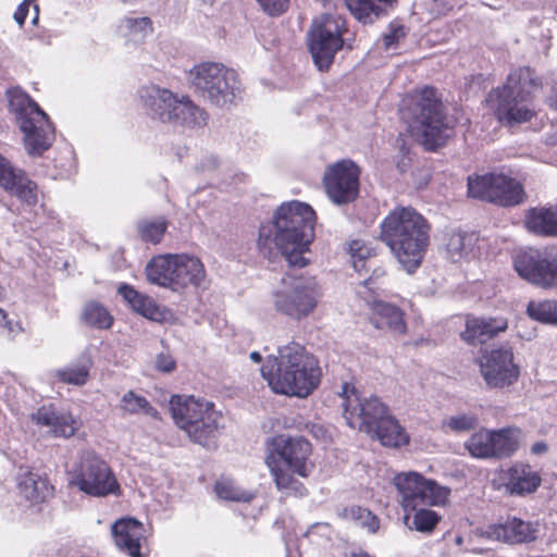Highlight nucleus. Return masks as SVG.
I'll list each match as a JSON object with an SVG mask.
<instances>
[{"label": "nucleus", "instance_id": "nucleus-21", "mask_svg": "<svg viewBox=\"0 0 557 557\" xmlns=\"http://www.w3.org/2000/svg\"><path fill=\"white\" fill-rule=\"evenodd\" d=\"M480 372L491 388H505L515 384L520 375L513 361L511 348H496L486 351L480 359Z\"/></svg>", "mask_w": 557, "mask_h": 557}, {"label": "nucleus", "instance_id": "nucleus-15", "mask_svg": "<svg viewBox=\"0 0 557 557\" xmlns=\"http://www.w3.org/2000/svg\"><path fill=\"white\" fill-rule=\"evenodd\" d=\"M393 484L399 494L404 512L419 507L445 506L450 496V488L440 485L436 481L426 479L416 471L397 473Z\"/></svg>", "mask_w": 557, "mask_h": 557}, {"label": "nucleus", "instance_id": "nucleus-13", "mask_svg": "<svg viewBox=\"0 0 557 557\" xmlns=\"http://www.w3.org/2000/svg\"><path fill=\"white\" fill-rule=\"evenodd\" d=\"M191 85L216 107H227L240 98L237 73L219 62H202L189 71Z\"/></svg>", "mask_w": 557, "mask_h": 557}, {"label": "nucleus", "instance_id": "nucleus-25", "mask_svg": "<svg viewBox=\"0 0 557 557\" xmlns=\"http://www.w3.org/2000/svg\"><path fill=\"white\" fill-rule=\"evenodd\" d=\"M18 495L28 506H36L53 496V486L47 478L28 469H21L16 478Z\"/></svg>", "mask_w": 557, "mask_h": 557}, {"label": "nucleus", "instance_id": "nucleus-42", "mask_svg": "<svg viewBox=\"0 0 557 557\" xmlns=\"http://www.w3.org/2000/svg\"><path fill=\"white\" fill-rule=\"evenodd\" d=\"M214 490L219 498L232 502L246 503L250 502L256 496V491L243 488L230 479L219 480L214 485Z\"/></svg>", "mask_w": 557, "mask_h": 557}, {"label": "nucleus", "instance_id": "nucleus-56", "mask_svg": "<svg viewBox=\"0 0 557 557\" xmlns=\"http://www.w3.org/2000/svg\"><path fill=\"white\" fill-rule=\"evenodd\" d=\"M249 358L256 363H260L262 360V357L258 351L250 352Z\"/></svg>", "mask_w": 557, "mask_h": 557}, {"label": "nucleus", "instance_id": "nucleus-60", "mask_svg": "<svg viewBox=\"0 0 557 557\" xmlns=\"http://www.w3.org/2000/svg\"><path fill=\"white\" fill-rule=\"evenodd\" d=\"M370 281H371V280H369V281H364V282L362 283L361 287H362V288L368 287V285L370 284Z\"/></svg>", "mask_w": 557, "mask_h": 557}, {"label": "nucleus", "instance_id": "nucleus-30", "mask_svg": "<svg viewBox=\"0 0 557 557\" xmlns=\"http://www.w3.org/2000/svg\"><path fill=\"white\" fill-rule=\"evenodd\" d=\"M117 35L126 45H139L153 32V24L148 16H124L117 25Z\"/></svg>", "mask_w": 557, "mask_h": 557}, {"label": "nucleus", "instance_id": "nucleus-12", "mask_svg": "<svg viewBox=\"0 0 557 557\" xmlns=\"http://www.w3.org/2000/svg\"><path fill=\"white\" fill-rule=\"evenodd\" d=\"M170 409L174 423L191 442L206 446L214 437L221 416L212 403L195 396L174 395Z\"/></svg>", "mask_w": 557, "mask_h": 557}, {"label": "nucleus", "instance_id": "nucleus-8", "mask_svg": "<svg viewBox=\"0 0 557 557\" xmlns=\"http://www.w3.org/2000/svg\"><path fill=\"white\" fill-rule=\"evenodd\" d=\"M149 283L181 292L188 287H200L207 277L202 261L187 253L159 255L145 268Z\"/></svg>", "mask_w": 557, "mask_h": 557}, {"label": "nucleus", "instance_id": "nucleus-22", "mask_svg": "<svg viewBox=\"0 0 557 557\" xmlns=\"http://www.w3.org/2000/svg\"><path fill=\"white\" fill-rule=\"evenodd\" d=\"M0 185L27 206H35L38 201L36 184L22 171L15 170L2 156H0Z\"/></svg>", "mask_w": 557, "mask_h": 557}, {"label": "nucleus", "instance_id": "nucleus-7", "mask_svg": "<svg viewBox=\"0 0 557 557\" xmlns=\"http://www.w3.org/2000/svg\"><path fill=\"white\" fill-rule=\"evenodd\" d=\"M7 98L10 111L23 133L26 151L32 156H40L54 140V127L48 115L18 87L10 88Z\"/></svg>", "mask_w": 557, "mask_h": 557}, {"label": "nucleus", "instance_id": "nucleus-33", "mask_svg": "<svg viewBox=\"0 0 557 557\" xmlns=\"http://www.w3.org/2000/svg\"><path fill=\"white\" fill-rule=\"evenodd\" d=\"M371 436L376 437L383 446L392 448L406 446L410 442L406 429L392 414L377 424Z\"/></svg>", "mask_w": 557, "mask_h": 557}, {"label": "nucleus", "instance_id": "nucleus-3", "mask_svg": "<svg viewBox=\"0 0 557 557\" xmlns=\"http://www.w3.org/2000/svg\"><path fill=\"white\" fill-rule=\"evenodd\" d=\"M430 226L411 207L395 208L381 223V239L389 247L399 264L413 273L429 246Z\"/></svg>", "mask_w": 557, "mask_h": 557}, {"label": "nucleus", "instance_id": "nucleus-48", "mask_svg": "<svg viewBox=\"0 0 557 557\" xmlns=\"http://www.w3.org/2000/svg\"><path fill=\"white\" fill-rule=\"evenodd\" d=\"M406 36V29L405 26L397 22L393 21L389 25L387 30L383 34L382 40L384 48L386 50L395 49L398 41Z\"/></svg>", "mask_w": 557, "mask_h": 557}, {"label": "nucleus", "instance_id": "nucleus-20", "mask_svg": "<svg viewBox=\"0 0 557 557\" xmlns=\"http://www.w3.org/2000/svg\"><path fill=\"white\" fill-rule=\"evenodd\" d=\"M360 168L350 159L329 164L323 174V185L329 199L335 205L354 201L359 193Z\"/></svg>", "mask_w": 557, "mask_h": 557}, {"label": "nucleus", "instance_id": "nucleus-27", "mask_svg": "<svg viewBox=\"0 0 557 557\" xmlns=\"http://www.w3.org/2000/svg\"><path fill=\"white\" fill-rule=\"evenodd\" d=\"M119 293L135 312L151 321L163 323L172 317L169 310L157 305L151 297L138 293L127 284L121 285Z\"/></svg>", "mask_w": 557, "mask_h": 557}, {"label": "nucleus", "instance_id": "nucleus-6", "mask_svg": "<svg viewBox=\"0 0 557 557\" xmlns=\"http://www.w3.org/2000/svg\"><path fill=\"white\" fill-rule=\"evenodd\" d=\"M410 133L429 150L446 144L453 131L445 120L435 89L425 87L408 95L400 109Z\"/></svg>", "mask_w": 557, "mask_h": 557}, {"label": "nucleus", "instance_id": "nucleus-18", "mask_svg": "<svg viewBox=\"0 0 557 557\" xmlns=\"http://www.w3.org/2000/svg\"><path fill=\"white\" fill-rule=\"evenodd\" d=\"M344 418L351 429L371 433L391 416L388 408L375 396L360 397L348 384L343 387Z\"/></svg>", "mask_w": 557, "mask_h": 557}, {"label": "nucleus", "instance_id": "nucleus-40", "mask_svg": "<svg viewBox=\"0 0 557 557\" xmlns=\"http://www.w3.org/2000/svg\"><path fill=\"white\" fill-rule=\"evenodd\" d=\"M120 410L123 414H146L152 418L158 417V411L141 395L134 391L126 392L120 403Z\"/></svg>", "mask_w": 557, "mask_h": 557}, {"label": "nucleus", "instance_id": "nucleus-45", "mask_svg": "<svg viewBox=\"0 0 557 557\" xmlns=\"http://www.w3.org/2000/svg\"><path fill=\"white\" fill-rule=\"evenodd\" d=\"M82 320L85 324L97 329H109L113 323L109 311L96 301H90L84 307Z\"/></svg>", "mask_w": 557, "mask_h": 557}, {"label": "nucleus", "instance_id": "nucleus-17", "mask_svg": "<svg viewBox=\"0 0 557 557\" xmlns=\"http://www.w3.org/2000/svg\"><path fill=\"white\" fill-rule=\"evenodd\" d=\"M513 268L520 277L542 288L557 286V246L519 251Z\"/></svg>", "mask_w": 557, "mask_h": 557}, {"label": "nucleus", "instance_id": "nucleus-5", "mask_svg": "<svg viewBox=\"0 0 557 557\" xmlns=\"http://www.w3.org/2000/svg\"><path fill=\"white\" fill-rule=\"evenodd\" d=\"M541 86L534 71L519 67L509 73L502 87L488 94L486 101L497 120L511 127L533 117V98Z\"/></svg>", "mask_w": 557, "mask_h": 557}, {"label": "nucleus", "instance_id": "nucleus-1", "mask_svg": "<svg viewBox=\"0 0 557 557\" xmlns=\"http://www.w3.org/2000/svg\"><path fill=\"white\" fill-rule=\"evenodd\" d=\"M315 212L305 202L282 203L271 221L259 230L258 248L268 258L282 255L289 265L304 268L309 260L304 256L314 239Z\"/></svg>", "mask_w": 557, "mask_h": 557}, {"label": "nucleus", "instance_id": "nucleus-28", "mask_svg": "<svg viewBox=\"0 0 557 557\" xmlns=\"http://www.w3.org/2000/svg\"><path fill=\"white\" fill-rule=\"evenodd\" d=\"M535 534L536 528L532 523L517 518L510 519L504 524L491 525L486 530L488 539L509 544L532 541L535 539Z\"/></svg>", "mask_w": 557, "mask_h": 557}, {"label": "nucleus", "instance_id": "nucleus-10", "mask_svg": "<svg viewBox=\"0 0 557 557\" xmlns=\"http://www.w3.org/2000/svg\"><path fill=\"white\" fill-rule=\"evenodd\" d=\"M139 98L148 113L162 122H171L189 128L207 125L208 114L188 97H178L169 89L151 85L143 87Z\"/></svg>", "mask_w": 557, "mask_h": 557}, {"label": "nucleus", "instance_id": "nucleus-41", "mask_svg": "<svg viewBox=\"0 0 557 557\" xmlns=\"http://www.w3.org/2000/svg\"><path fill=\"white\" fill-rule=\"evenodd\" d=\"M475 236L473 234L453 232L449 234L446 248L449 258L453 261H458L468 257L473 249Z\"/></svg>", "mask_w": 557, "mask_h": 557}, {"label": "nucleus", "instance_id": "nucleus-43", "mask_svg": "<svg viewBox=\"0 0 557 557\" xmlns=\"http://www.w3.org/2000/svg\"><path fill=\"white\" fill-rule=\"evenodd\" d=\"M528 315L535 321L545 324H557L556 300H531L527 307Z\"/></svg>", "mask_w": 557, "mask_h": 557}, {"label": "nucleus", "instance_id": "nucleus-11", "mask_svg": "<svg viewBox=\"0 0 557 557\" xmlns=\"http://www.w3.org/2000/svg\"><path fill=\"white\" fill-rule=\"evenodd\" d=\"M323 297L322 287L312 275H285L272 292L276 312L300 321L311 315Z\"/></svg>", "mask_w": 557, "mask_h": 557}, {"label": "nucleus", "instance_id": "nucleus-49", "mask_svg": "<svg viewBox=\"0 0 557 557\" xmlns=\"http://www.w3.org/2000/svg\"><path fill=\"white\" fill-rule=\"evenodd\" d=\"M30 7H33L34 9V16H33V20H32V23L33 24H37L38 22V18H39V9H38V5L36 4V0H24L22 3H20V5L17 7L16 11L14 12V21L20 25L22 26L25 22V18L29 12V9Z\"/></svg>", "mask_w": 557, "mask_h": 557}, {"label": "nucleus", "instance_id": "nucleus-4", "mask_svg": "<svg viewBox=\"0 0 557 557\" xmlns=\"http://www.w3.org/2000/svg\"><path fill=\"white\" fill-rule=\"evenodd\" d=\"M310 454L311 445L304 437L277 435L268 442L264 461L280 492L288 496L306 494L297 476L307 478L311 473Z\"/></svg>", "mask_w": 557, "mask_h": 557}, {"label": "nucleus", "instance_id": "nucleus-26", "mask_svg": "<svg viewBox=\"0 0 557 557\" xmlns=\"http://www.w3.org/2000/svg\"><path fill=\"white\" fill-rule=\"evenodd\" d=\"M507 327L508 323L504 318L468 317L461 337L470 345L484 344Z\"/></svg>", "mask_w": 557, "mask_h": 557}, {"label": "nucleus", "instance_id": "nucleus-54", "mask_svg": "<svg viewBox=\"0 0 557 557\" xmlns=\"http://www.w3.org/2000/svg\"><path fill=\"white\" fill-rule=\"evenodd\" d=\"M546 141L548 145L557 146V127H555L550 134H548Z\"/></svg>", "mask_w": 557, "mask_h": 557}, {"label": "nucleus", "instance_id": "nucleus-32", "mask_svg": "<svg viewBox=\"0 0 557 557\" xmlns=\"http://www.w3.org/2000/svg\"><path fill=\"white\" fill-rule=\"evenodd\" d=\"M92 364L90 354L84 352L76 362L57 369L53 375L63 384L84 386L90 379Z\"/></svg>", "mask_w": 557, "mask_h": 557}, {"label": "nucleus", "instance_id": "nucleus-36", "mask_svg": "<svg viewBox=\"0 0 557 557\" xmlns=\"http://www.w3.org/2000/svg\"><path fill=\"white\" fill-rule=\"evenodd\" d=\"M493 438L494 458L511 456L519 447L522 432L518 428H504L491 430Z\"/></svg>", "mask_w": 557, "mask_h": 557}, {"label": "nucleus", "instance_id": "nucleus-2", "mask_svg": "<svg viewBox=\"0 0 557 557\" xmlns=\"http://www.w3.org/2000/svg\"><path fill=\"white\" fill-rule=\"evenodd\" d=\"M261 374L274 393L305 398L318 387L321 369L313 355L292 341L278 347L277 356L268 357Z\"/></svg>", "mask_w": 557, "mask_h": 557}, {"label": "nucleus", "instance_id": "nucleus-39", "mask_svg": "<svg viewBox=\"0 0 557 557\" xmlns=\"http://www.w3.org/2000/svg\"><path fill=\"white\" fill-rule=\"evenodd\" d=\"M479 425V418L472 412H459L442 420L441 429L446 434H461L473 431Z\"/></svg>", "mask_w": 557, "mask_h": 557}, {"label": "nucleus", "instance_id": "nucleus-46", "mask_svg": "<svg viewBox=\"0 0 557 557\" xmlns=\"http://www.w3.org/2000/svg\"><path fill=\"white\" fill-rule=\"evenodd\" d=\"M348 252L351 258L352 267L357 272H362L366 270L367 260L375 255L372 248L359 239H355L349 243Z\"/></svg>", "mask_w": 557, "mask_h": 557}, {"label": "nucleus", "instance_id": "nucleus-59", "mask_svg": "<svg viewBox=\"0 0 557 557\" xmlns=\"http://www.w3.org/2000/svg\"><path fill=\"white\" fill-rule=\"evenodd\" d=\"M462 537L461 536H457L456 537V544L460 545L462 543Z\"/></svg>", "mask_w": 557, "mask_h": 557}, {"label": "nucleus", "instance_id": "nucleus-9", "mask_svg": "<svg viewBox=\"0 0 557 557\" xmlns=\"http://www.w3.org/2000/svg\"><path fill=\"white\" fill-rule=\"evenodd\" d=\"M139 98L148 113L162 122H171L189 128L207 125L208 114L188 97H178L169 89L151 85L143 87Z\"/></svg>", "mask_w": 557, "mask_h": 557}, {"label": "nucleus", "instance_id": "nucleus-53", "mask_svg": "<svg viewBox=\"0 0 557 557\" xmlns=\"http://www.w3.org/2000/svg\"><path fill=\"white\" fill-rule=\"evenodd\" d=\"M547 450V445L543 442H537L535 443L532 448H531V451L535 455H540V454H543Z\"/></svg>", "mask_w": 557, "mask_h": 557}, {"label": "nucleus", "instance_id": "nucleus-50", "mask_svg": "<svg viewBox=\"0 0 557 557\" xmlns=\"http://www.w3.org/2000/svg\"><path fill=\"white\" fill-rule=\"evenodd\" d=\"M262 10L269 15H280L284 13L287 8L289 0H256Z\"/></svg>", "mask_w": 557, "mask_h": 557}, {"label": "nucleus", "instance_id": "nucleus-19", "mask_svg": "<svg viewBox=\"0 0 557 557\" xmlns=\"http://www.w3.org/2000/svg\"><path fill=\"white\" fill-rule=\"evenodd\" d=\"M468 194L473 198L486 200L503 207H512L524 199L522 185L504 174L490 173L469 176Z\"/></svg>", "mask_w": 557, "mask_h": 557}, {"label": "nucleus", "instance_id": "nucleus-37", "mask_svg": "<svg viewBox=\"0 0 557 557\" xmlns=\"http://www.w3.org/2000/svg\"><path fill=\"white\" fill-rule=\"evenodd\" d=\"M465 448L468 453L478 459H492L494 458L493 438L491 430L480 429L474 432L466 442Z\"/></svg>", "mask_w": 557, "mask_h": 557}, {"label": "nucleus", "instance_id": "nucleus-44", "mask_svg": "<svg viewBox=\"0 0 557 557\" xmlns=\"http://www.w3.org/2000/svg\"><path fill=\"white\" fill-rule=\"evenodd\" d=\"M343 517L371 534L376 533L380 529L379 518L367 508L359 506L346 508L343 511Z\"/></svg>", "mask_w": 557, "mask_h": 557}, {"label": "nucleus", "instance_id": "nucleus-57", "mask_svg": "<svg viewBox=\"0 0 557 557\" xmlns=\"http://www.w3.org/2000/svg\"><path fill=\"white\" fill-rule=\"evenodd\" d=\"M315 529H329V524L317 523L311 527V529L309 530V534L311 535Z\"/></svg>", "mask_w": 557, "mask_h": 557}, {"label": "nucleus", "instance_id": "nucleus-16", "mask_svg": "<svg viewBox=\"0 0 557 557\" xmlns=\"http://www.w3.org/2000/svg\"><path fill=\"white\" fill-rule=\"evenodd\" d=\"M345 32L346 21L341 15L323 14L313 21L308 33L309 50L320 71H327L343 49Z\"/></svg>", "mask_w": 557, "mask_h": 557}, {"label": "nucleus", "instance_id": "nucleus-38", "mask_svg": "<svg viewBox=\"0 0 557 557\" xmlns=\"http://www.w3.org/2000/svg\"><path fill=\"white\" fill-rule=\"evenodd\" d=\"M438 521L440 516L429 507H419L404 515L405 524L419 532H431Z\"/></svg>", "mask_w": 557, "mask_h": 557}, {"label": "nucleus", "instance_id": "nucleus-35", "mask_svg": "<svg viewBox=\"0 0 557 557\" xmlns=\"http://www.w3.org/2000/svg\"><path fill=\"white\" fill-rule=\"evenodd\" d=\"M541 483L540 475L529 466L517 465L509 471L507 487L512 494H525L534 492Z\"/></svg>", "mask_w": 557, "mask_h": 557}, {"label": "nucleus", "instance_id": "nucleus-31", "mask_svg": "<svg viewBox=\"0 0 557 557\" xmlns=\"http://www.w3.org/2000/svg\"><path fill=\"white\" fill-rule=\"evenodd\" d=\"M346 3L351 14L367 24L392 11L397 0H347Z\"/></svg>", "mask_w": 557, "mask_h": 557}, {"label": "nucleus", "instance_id": "nucleus-55", "mask_svg": "<svg viewBox=\"0 0 557 557\" xmlns=\"http://www.w3.org/2000/svg\"><path fill=\"white\" fill-rule=\"evenodd\" d=\"M549 103L557 108V83L552 88V96L549 97Z\"/></svg>", "mask_w": 557, "mask_h": 557}, {"label": "nucleus", "instance_id": "nucleus-29", "mask_svg": "<svg viewBox=\"0 0 557 557\" xmlns=\"http://www.w3.org/2000/svg\"><path fill=\"white\" fill-rule=\"evenodd\" d=\"M371 309V322L380 330H388L396 334H405L407 325L404 312L393 304L383 300L369 301Z\"/></svg>", "mask_w": 557, "mask_h": 557}, {"label": "nucleus", "instance_id": "nucleus-51", "mask_svg": "<svg viewBox=\"0 0 557 557\" xmlns=\"http://www.w3.org/2000/svg\"><path fill=\"white\" fill-rule=\"evenodd\" d=\"M176 367V362L169 354H159L156 359V369L165 373L172 372Z\"/></svg>", "mask_w": 557, "mask_h": 557}, {"label": "nucleus", "instance_id": "nucleus-23", "mask_svg": "<svg viewBox=\"0 0 557 557\" xmlns=\"http://www.w3.org/2000/svg\"><path fill=\"white\" fill-rule=\"evenodd\" d=\"M32 420L58 437H72L82 426L79 418L70 411H55L52 407H40L32 414Z\"/></svg>", "mask_w": 557, "mask_h": 557}, {"label": "nucleus", "instance_id": "nucleus-58", "mask_svg": "<svg viewBox=\"0 0 557 557\" xmlns=\"http://www.w3.org/2000/svg\"><path fill=\"white\" fill-rule=\"evenodd\" d=\"M468 553H472V554H479V555H482V554H485L487 553V549L485 548H478V547H473L469 550H467Z\"/></svg>", "mask_w": 557, "mask_h": 557}, {"label": "nucleus", "instance_id": "nucleus-34", "mask_svg": "<svg viewBox=\"0 0 557 557\" xmlns=\"http://www.w3.org/2000/svg\"><path fill=\"white\" fill-rule=\"evenodd\" d=\"M524 224L532 233L557 236V208L530 209L525 215Z\"/></svg>", "mask_w": 557, "mask_h": 557}, {"label": "nucleus", "instance_id": "nucleus-47", "mask_svg": "<svg viewBox=\"0 0 557 557\" xmlns=\"http://www.w3.org/2000/svg\"><path fill=\"white\" fill-rule=\"evenodd\" d=\"M166 230V222L163 218L156 220H145L139 224L140 237L152 244H158Z\"/></svg>", "mask_w": 557, "mask_h": 557}, {"label": "nucleus", "instance_id": "nucleus-14", "mask_svg": "<svg viewBox=\"0 0 557 557\" xmlns=\"http://www.w3.org/2000/svg\"><path fill=\"white\" fill-rule=\"evenodd\" d=\"M71 483L95 497H104L120 491L117 480L109 465L94 450H82L71 471Z\"/></svg>", "mask_w": 557, "mask_h": 557}, {"label": "nucleus", "instance_id": "nucleus-52", "mask_svg": "<svg viewBox=\"0 0 557 557\" xmlns=\"http://www.w3.org/2000/svg\"><path fill=\"white\" fill-rule=\"evenodd\" d=\"M0 329H3L9 334H16L22 329L18 323H14L8 319V314L0 308Z\"/></svg>", "mask_w": 557, "mask_h": 557}, {"label": "nucleus", "instance_id": "nucleus-24", "mask_svg": "<svg viewBox=\"0 0 557 557\" xmlns=\"http://www.w3.org/2000/svg\"><path fill=\"white\" fill-rule=\"evenodd\" d=\"M114 543L131 557H143L141 547L146 542V530L134 518H121L111 528Z\"/></svg>", "mask_w": 557, "mask_h": 557}]
</instances>
